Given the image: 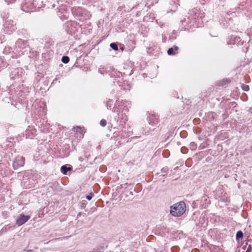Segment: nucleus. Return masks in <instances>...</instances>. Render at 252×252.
<instances>
[{"label":"nucleus","instance_id":"obj_3","mask_svg":"<svg viewBox=\"0 0 252 252\" xmlns=\"http://www.w3.org/2000/svg\"><path fill=\"white\" fill-rule=\"evenodd\" d=\"M30 219V216H26L23 214H20L16 220V224L21 226L26 223Z\"/></svg>","mask_w":252,"mask_h":252},{"label":"nucleus","instance_id":"obj_25","mask_svg":"<svg viewBox=\"0 0 252 252\" xmlns=\"http://www.w3.org/2000/svg\"><path fill=\"white\" fill-rule=\"evenodd\" d=\"M80 216V214H79L77 216L79 217Z\"/></svg>","mask_w":252,"mask_h":252},{"label":"nucleus","instance_id":"obj_2","mask_svg":"<svg viewBox=\"0 0 252 252\" xmlns=\"http://www.w3.org/2000/svg\"><path fill=\"white\" fill-rule=\"evenodd\" d=\"M25 164V158L23 157H17L13 161L12 166L15 170L24 166Z\"/></svg>","mask_w":252,"mask_h":252},{"label":"nucleus","instance_id":"obj_9","mask_svg":"<svg viewBox=\"0 0 252 252\" xmlns=\"http://www.w3.org/2000/svg\"><path fill=\"white\" fill-rule=\"evenodd\" d=\"M197 148V145L194 142H191L190 144V148L192 150H195Z\"/></svg>","mask_w":252,"mask_h":252},{"label":"nucleus","instance_id":"obj_22","mask_svg":"<svg viewBox=\"0 0 252 252\" xmlns=\"http://www.w3.org/2000/svg\"><path fill=\"white\" fill-rule=\"evenodd\" d=\"M162 170H163V171H165V170H166V168H162Z\"/></svg>","mask_w":252,"mask_h":252},{"label":"nucleus","instance_id":"obj_11","mask_svg":"<svg viewBox=\"0 0 252 252\" xmlns=\"http://www.w3.org/2000/svg\"><path fill=\"white\" fill-rule=\"evenodd\" d=\"M167 53L169 55H174V49L173 48H170L167 50Z\"/></svg>","mask_w":252,"mask_h":252},{"label":"nucleus","instance_id":"obj_15","mask_svg":"<svg viewBox=\"0 0 252 252\" xmlns=\"http://www.w3.org/2000/svg\"><path fill=\"white\" fill-rule=\"evenodd\" d=\"M15 26H14V25H12L11 28H10V32H12L13 31H15Z\"/></svg>","mask_w":252,"mask_h":252},{"label":"nucleus","instance_id":"obj_5","mask_svg":"<svg viewBox=\"0 0 252 252\" xmlns=\"http://www.w3.org/2000/svg\"><path fill=\"white\" fill-rule=\"evenodd\" d=\"M72 168L71 166L67 167L66 165H63L61 168V171L64 175H66L67 172L69 171H71Z\"/></svg>","mask_w":252,"mask_h":252},{"label":"nucleus","instance_id":"obj_19","mask_svg":"<svg viewBox=\"0 0 252 252\" xmlns=\"http://www.w3.org/2000/svg\"><path fill=\"white\" fill-rule=\"evenodd\" d=\"M181 151H182V152L183 153H185V152L184 151V148H182L181 149Z\"/></svg>","mask_w":252,"mask_h":252},{"label":"nucleus","instance_id":"obj_8","mask_svg":"<svg viewBox=\"0 0 252 252\" xmlns=\"http://www.w3.org/2000/svg\"><path fill=\"white\" fill-rule=\"evenodd\" d=\"M110 47L115 51L118 50V47L117 44L115 43H111L110 45Z\"/></svg>","mask_w":252,"mask_h":252},{"label":"nucleus","instance_id":"obj_1","mask_svg":"<svg viewBox=\"0 0 252 252\" xmlns=\"http://www.w3.org/2000/svg\"><path fill=\"white\" fill-rule=\"evenodd\" d=\"M186 206L185 202L180 201L170 207V214L174 217H180L186 211Z\"/></svg>","mask_w":252,"mask_h":252},{"label":"nucleus","instance_id":"obj_20","mask_svg":"<svg viewBox=\"0 0 252 252\" xmlns=\"http://www.w3.org/2000/svg\"><path fill=\"white\" fill-rule=\"evenodd\" d=\"M250 112L252 113V107L250 109Z\"/></svg>","mask_w":252,"mask_h":252},{"label":"nucleus","instance_id":"obj_18","mask_svg":"<svg viewBox=\"0 0 252 252\" xmlns=\"http://www.w3.org/2000/svg\"><path fill=\"white\" fill-rule=\"evenodd\" d=\"M174 51L175 50V51H177L179 49L178 47V46H174Z\"/></svg>","mask_w":252,"mask_h":252},{"label":"nucleus","instance_id":"obj_14","mask_svg":"<svg viewBox=\"0 0 252 252\" xmlns=\"http://www.w3.org/2000/svg\"><path fill=\"white\" fill-rule=\"evenodd\" d=\"M252 250V247L251 245H249L246 252H251Z\"/></svg>","mask_w":252,"mask_h":252},{"label":"nucleus","instance_id":"obj_13","mask_svg":"<svg viewBox=\"0 0 252 252\" xmlns=\"http://www.w3.org/2000/svg\"><path fill=\"white\" fill-rule=\"evenodd\" d=\"M94 196V194L91 193L89 195L86 196V199L88 200H91Z\"/></svg>","mask_w":252,"mask_h":252},{"label":"nucleus","instance_id":"obj_16","mask_svg":"<svg viewBox=\"0 0 252 252\" xmlns=\"http://www.w3.org/2000/svg\"><path fill=\"white\" fill-rule=\"evenodd\" d=\"M9 22L8 21H7L6 22V23L4 25V27L5 28H9V27H8V25H9Z\"/></svg>","mask_w":252,"mask_h":252},{"label":"nucleus","instance_id":"obj_10","mask_svg":"<svg viewBox=\"0 0 252 252\" xmlns=\"http://www.w3.org/2000/svg\"><path fill=\"white\" fill-rule=\"evenodd\" d=\"M242 89L245 91H248L250 89L249 86L248 85L245 84H242Z\"/></svg>","mask_w":252,"mask_h":252},{"label":"nucleus","instance_id":"obj_21","mask_svg":"<svg viewBox=\"0 0 252 252\" xmlns=\"http://www.w3.org/2000/svg\"><path fill=\"white\" fill-rule=\"evenodd\" d=\"M225 81H226V82H229V81H228L227 80H225L223 81V82H225Z\"/></svg>","mask_w":252,"mask_h":252},{"label":"nucleus","instance_id":"obj_24","mask_svg":"<svg viewBox=\"0 0 252 252\" xmlns=\"http://www.w3.org/2000/svg\"><path fill=\"white\" fill-rule=\"evenodd\" d=\"M162 170H163V171H165V170H166V168H162Z\"/></svg>","mask_w":252,"mask_h":252},{"label":"nucleus","instance_id":"obj_4","mask_svg":"<svg viewBox=\"0 0 252 252\" xmlns=\"http://www.w3.org/2000/svg\"><path fill=\"white\" fill-rule=\"evenodd\" d=\"M16 48L18 49H22L25 47V43L24 40L21 39L17 40L15 43Z\"/></svg>","mask_w":252,"mask_h":252},{"label":"nucleus","instance_id":"obj_6","mask_svg":"<svg viewBox=\"0 0 252 252\" xmlns=\"http://www.w3.org/2000/svg\"><path fill=\"white\" fill-rule=\"evenodd\" d=\"M243 237V233L242 231H238L236 233V239L237 240H239Z\"/></svg>","mask_w":252,"mask_h":252},{"label":"nucleus","instance_id":"obj_12","mask_svg":"<svg viewBox=\"0 0 252 252\" xmlns=\"http://www.w3.org/2000/svg\"><path fill=\"white\" fill-rule=\"evenodd\" d=\"M106 124H107L106 121L104 119H102L100 121V125L102 126H103V127L105 126L106 125Z\"/></svg>","mask_w":252,"mask_h":252},{"label":"nucleus","instance_id":"obj_23","mask_svg":"<svg viewBox=\"0 0 252 252\" xmlns=\"http://www.w3.org/2000/svg\"><path fill=\"white\" fill-rule=\"evenodd\" d=\"M162 170H163V171H165V170H166V168H162Z\"/></svg>","mask_w":252,"mask_h":252},{"label":"nucleus","instance_id":"obj_17","mask_svg":"<svg viewBox=\"0 0 252 252\" xmlns=\"http://www.w3.org/2000/svg\"><path fill=\"white\" fill-rule=\"evenodd\" d=\"M74 128L75 130H76V131L77 132H78V129H80V127L79 126H76V127H74Z\"/></svg>","mask_w":252,"mask_h":252},{"label":"nucleus","instance_id":"obj_7","mask_svg":"<svg viewBox=\"0 0 252 252\" xmlns=\"http://www.w3.org/2000/svg\"><path fill=\"white\" fill-rule=\"evenodd\" d=\"M62 61L64 63H67L69 61V58L67 56H63L62 58Z\"/></svg>","mask_w":252,"mask_h":252}]
</instances>
